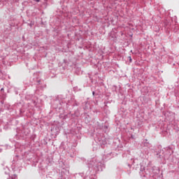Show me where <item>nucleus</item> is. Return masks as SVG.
<instances>
[{
	"mask_svg": "<svg viewBox=\"0 0 179 179\" xmlns=\"http://www.w3.org/2000/svg\"><path fill=\"white\" fill-rule=\"evenodd\" d=\"M35 2H40L41 0H34Z\"/></svg>",
	"mask_w": 179,
	"mask_h": 179,
	"instance_id": "f257e3e1",
	"label": "nucleus"
},
{
	"mask_svg": "<svg viewBox=\"0 0 179 179\" xmlns=\"http://www.w3.org/2000/svg\"><path fill=\"white\" fill-rule=\"evenodd\" d=\"M130 61H132V59H131V57H130Z\"/></svg>",
	"mask_w": 179,
	"mask_h": 179,
	"instance_id": "f03ea898",
	"label": "nucleus"
}]
</instances>
